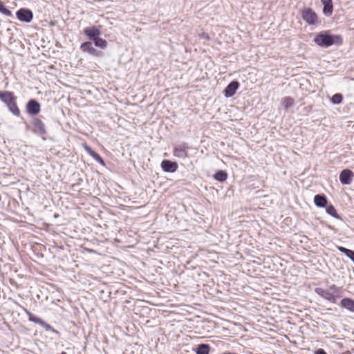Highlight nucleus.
<instances>
[{"instance_id":"obj_1","label":"nucleus","mask_w":354,"mask_h":354,"mask_svg":"<svg viewBox=\"0 0 354 354\" xmlns=\"http://www.w3.org/2000/svg\"><path fill=\"white\" fill-rule=\"evenodd\" d=\"M313 41L322 47H329L335 44L342 42V37L339 35H332L325 32L319 33L313 39Z\"/></svg>"},{"instance_id":"obj_2","label":"nucleus","mask_w":354,"mask_h":354,"mask_svg":"<svg viewBox=\"0 0 354 354\" xmlns=\"http://www.w3.org/2000/svg\"><path fill=\"white\" fill-rule=\"evenodd\" d=\"M0 100L5 103L9 111L15 115L19 116L20 111L17 106L16 97L10 91H0Z\"/></svg>"},{"instance_id":"obj_3","label":"nucleus","mask_w":354,"mask_h":354,"mask_svg":"<svg viewBox=\"0 0 354 354\" xmlns=\"http://www.w3.org/2000/svg\"><path fill=\"white\" fill-rule=\"evenodd\" d=\"M315 292L327 301L335 304L336 303V298L339 293V288L333 284L327 290H324L322 288H316Z\"/></svg>"},{"instance_id":"obj_4","label":"nucleus","mask_w":354,"mask_h":354,"mask_svg":"<svg viewBox=\"0 0 354 354\" xmlns=\"http://www.w3.org/2000/svg\"><path fill=\"white\" fill-rule=\"evenodd\" d=\"M189 148L187 142H183L174 147L173 155L178 158L185 159L188 157L187 151Z\"/></svg>"},{"instance_id":"obj_5","label":"nucleus","mask_w":354,"mask_h":354,"mask_svg":"<svg viewBox=\"0 0 354 354\" xmlns=\"http://www.w3.org/2000/svg\"><path fill=\"white\" fill-rule=\"evenodd\" d=\"M32 131L37 135L42 136L46 133V125L43 121L38 118H33L31 121Z\"/></svg>"},{"instance_id":"obj_6","label":"nucleus","mask_w":354,"mask_h":354,"mask_svg":"<svg viewBox=\"0 0 354 354\" xmlns=\"http://www.w3.org/2000/svg\"><path fill=\"white\" fill-rule=\"evenodd\" d=\"M16 16L19 21L30 23L33 19V12L27 8H20L17 11Z\"/></svg>"},{"instance_id":"obj_7","label":"nucleus","mask_w":354,"mask_h":354,"mask_svg":"<svg viewBox=\"0 0 354 354\" xmlns=\"http://www.w3.org/2000/svg\"><path fill=\"white\" fill-rule=\"evenodd\" d=\"M302 18L308 25H315L317 21V15L311 8L302 11Z\"/></svg>"},{"instance_id":"obj_8","label":"nucleus","mask_w":354,"mask_h":354,"mask_svg":"<svg viewBox=\"0 0 354 354\" xmlns=\"http://www.w3.org/2000/svg\"><path fill=\"white\" fill-rule=\"evenodd\" d=\"M26 109L29 115H35L40 112L41 105L36 100L31 99L27 102Z\"/></svg>"},{"instance_id":"obj_9","label":"nucleus","mask_w":354,"mask_h":354,"mask_svg":"<svg viewBox=\"0 0 354 354\" xmlns=\"http://www.w3.org/2000/svg\"><path fill=\"white\" fill-rule=\"evenodd\" d=\"M353 177V172L350 169H345L339 174V181L342 185H350Z\"/></svg>"},{"instance_id":"obj_10","label":"nucleus","mask_w":354,"mask_h":354,"mask_svg":"<svg viewBox=\"0 0 354 354\" xmlns=\"http://www.w3.org/2000/svg\"><path fill=\"white\" fill-rule=\"evenodd\" d=\"M239 82L238 81L231 82L225 88L224 95L226 97H231L234 95L236 90L239 87Z\"/></svg>"},{"instance_id":"obj_11","label":"nucleus","mask_w":354,"mask_h":354,"mask_svg":"<svg viewBox=\"0 0 354 354\" xmlns=\"http://www.w3.org/2000/svg\"><path fill=\"white\" fill-rule=\"evenodd\" d=\"M161 167L165 172L173 173L178 169V165L175 162L169 160H164L161 162Z\"/></svg>"},{"instance_id":"obj_12","label":"nucleus","mask_w":354,"mask_h":354,"mask_svg":"<svg viewBox=\"0 0 354 354\" xmlns=\"http://www.w3.org/2000/svg\"><path fill=\"white\" fill-rule=\"evenodd\" d=\"M84 32L91 40L95 39L100 35V29L95 26L86 28L84 29Z\"/></svg>"},{"instance_id":"obj_13","label":"nucleus","mask_w":354,"mask_h":354,"mask_svg":"<svg viewBox=\"0 0 354 354\" xmlns=\"http://www.w3.org/2000/svg\"><path fill=\"white\" fill-rule=\"evenodd\" d=\"M324 6L323 12L326 16H330L333 13V6L332 0H322Z\"/></svg>"},{"instance_id":"obj_14","label":"nucleus","mask_w":354,"mask_h":354,"mask_svg":"<svg viewBox=\"0 0 354 354\" xmlns=\"http://www.w3.org/2000/svg\"><path fill=\"white\" fill-rule=\"evenodd\" d=\"M80 48L84 52H87L90 55H95L97 53L96 49L93 46L90 41H86L81 44Z\"/></svg>"},{"instance_id":"obj_15","label":"nucleus","mask_w":354,"mask_h":354,"mask_svg":"<svg viewBox=\"0 0 354 354\" xmlns=\"http://www.w3.org/2000/svg\"><path fill=\"white\" fill-rule=\"evenodd\" d=\"M341 306L354 313V300L350 298H344L341 300Z\"/></svg>"},{"instance_id":"obj_16","label":"nucleus","mask_w":354,"mask_h":354,"mask_svg":"<svg viewBox=\"0 0 354 354\" xmlns=\"http://www.w3.org/2000/svg\"><path fill=\"white\" fill-rule=\"evenodd\" d=\"M327 198L324 195L317 194L314 197L315 204L319 207H324L327 205Z\"/></svg>"},{"instance_id":"obj_17","label":"nucleus","mask_w":354,"mask_h":354,"mask_svg":"<svg viewBox=\"0 0 354 354\" xmlns=\"http://www.w3.org/2000/svg\"><path fill=\"white\" fill-rule=\"evenodd\" d=\"M196 354H209V346L205 344H201L196 349Z\"/></svg>"},{"instance_id":"obj_18","label":"nucleus","mask_w":354,"mask_h":354,"mask_svg":"<svg viewBox=\"0 0 354 354\" xmlns=\"http://www.w3.org/2000/svg\"><path fill=\"white\" fill-rule=\"evenodd\" d=\"M339 252L346 255L351 261L354 259V251L342 246H337Z\"/></svg>"},{"instance_id":"obj_19","label":"nucleus","mask_w":354,"mask_h":354,"mask_svg":"<svg viewBox=\"0 0 354 354\" xmlns=\"http://www.w3.org/2000/svg\"><path fill=\"white\" fill-rule=\"evenodd\" d=\"M326 212L331 216L341 219V216L337 213V211L333 205H326Z\"/></svg>"},{"instance_id":"obj_20","label":"nucleus","mask_w":354,"mask_h":354,"mask_svg":"<svg viewBox=\"0 0 354 354\" xmlns=\"http://www.w3.org/2000/svg\"><path fill=\"white\" fill-rule=\"evenodd\" d=\"M214 176L216 180L219 182H224L227 178V174L225 171L220 170L216 172Z\"/></svg>"},{"instance_id":"obj_21","label":"nucleus","mask_w":354,"mask_h":354,"mask_svg":"<svg viewBox=\"0 0 354 354\" xmlns=\"http://www.w3.org/2000/svg\"><path fill=\"white\" fill-rule=\"evenodd\" d=\"M24 311L26 312V313L27 314V315L28 316L29 321L32 322L39 324V325L41 323H42L43 320L41 318L35 316L34 315H32L30 311H28L26 308H24Z\"/></svg>"},{"instance_id":"obj_22","label":"nucleus","mask_w":354,"mask_h":354,"mask_svg":"<svg viewBox=\"0 0 354 354\" xmlns=\"http://www.w3.org/2000/svg\"><path fill=\"white\" fill-rule=\"evenodd\" d=\"M93 41L96 46L100 47L101 48H105L107 46V41L105 39L100 38L98 37Z\"/></svg>"},{"instance_id":"obj_23","label":"nucleus","mask_w":354,"mask_h":354,"mask_svg":"<svg viewBox=\"0 0 354 354\" xmlns=\"http://www.w3.org/2000/svg\"><path fill=\"white\" fill-rule=\"evenodd\" d=\"M342 100H343V97H342V94L335 93V95H333V97L331 98V102L334 104H339L342 102Z\"/></svg>"},{"instance_id":"obj_24","label":"nucleus","mask_w":354,"mask_h":354,"mask_svg":"<svg viewBox=\"0 0 354 354\" xmlns=\"http://www.w3.org/2000/svg\"><path fill=\"white\" fill-rule=\"evenodd\" d=\"M294 104V100L290 97H286L283 100V105L285 108H289Z\"/></svg>"},{"instance_id":"obj_25","label":"nucleus","mask_w":354,"mask_h":354,"mask_svg":"<svg viewBox=\"0 0 354 354\" xmlns=\"http://www.w3.org/2000/svg\"><path fill=\"white\" fill-rule=\"evenodd\" d=\"M0 12L6 16H11L12 12L6 6H3L1 1L0 0Z\"/></svg>"},{"instance_id":"obj_26","label":"nucleus","mask_w":354,"mask_h":354,"mask_svg":"<svg viewBox=\"0 0 354 354\" xmlns=\"http://www.w3.org/2000/svg\"><path fill=\"white\" fill-rule=\"evenodd\" d=\"M40 326L45 328L47 331H53L54 333H57V331L55 330L50 324L45 322L44 321H42V323L40 324Z\"/></svg>"},{"instance_id":"obj_27","label":"nucleus","mask_w":354,"mask_h":354,"mask_svg":"<svg viewBox=\"0 0 354 354\" xmlns=\"http://www.w3.org/2000/svg\"><path fill=\"white\" fill-rule=\"evenodd\" d=\"M84 149L93 158L96 153L95 151H94L90 147H88L86 144L84 145Z\"/></svg>"},{"instance_id":"obj_28","label":"nucleus","mask_w":354,"mask_h":354,"mask_svg":"<svg viewBox=\"0 0 354 354\" xmlns=\"http://www.w3.org/2000/svg\"><path fill=\"white\" fill-rule=\"evenodd\" d=\"M84 149L93 158L96 153L95 151H94L90 147H88L86 144L84 145Z\"/></svg>"},{"instance_id":"obj_29","label":"nucleus","mask_w":354,"mask_h":354,"mask_svg":"<svg viewBox=\"0 0 354 354\" xmlns=\"http://www.w3.org/2000/svg\"><path fill=\"white\" fill-rule=\"evenodd\" d=\"M84 149L93 158L96 153L95 151H94L90 147H88L86 144L84 145Z\"/></svg>"},{"instance_id":"obj_30","label":"nucleus","mask_w":354,"mask_h":354,"mask_svg":"<svg viewBox=\"0 0 354 354\" xmlns=\"http://www.w3.org/2000/svg\"><path fill=\"white\" fill-rule=\"evenodd\" d=\"M93 158L102 165H104V161L97 153H95Z\"/></svg>"},{"instance_id":"obj_31","label":"nucleus","mask_w":354,"mask_h":354,"mask_svg":"<svg viewBox=\"0 0 354 354\" xmlns=\"http://www.w3.org/2000/svg\"><path fill=\"white\" fill-rule=\"evenodd\" d=\"M198 36L201 39H207V40L209 39V36L206 32H202V33L199 34Z\"/></svg>"},{"instance_id":"obj_32","label":"nucleus","mask_w":354,"mask_h":354,"mask_svg":"<svg viewBox=\"0 0 354 354\" xmlns=\"http://www.w3.org/2000/svg\"><path fill=\"white\" fill-rule=\"evenodd\" d=\"M315 354H327L326 353V351L322 349V348H319L317 349L315 352Z\"/></svg>"}]
</instances>
